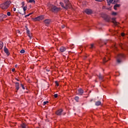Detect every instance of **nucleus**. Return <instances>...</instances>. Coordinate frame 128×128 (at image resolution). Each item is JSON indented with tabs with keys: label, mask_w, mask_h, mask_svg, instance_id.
<instances>
[{
	"label": "nucleus",
	"mask_w": 128,
	"mask_h": 128,
	"mask_svg": "<svg viewBox=\"0 0 128 128\" xmlns=\"http://www.w3.org/2000/svg\"><path fill=\"white\" fill-rule=\"evenodd\" d=\"M44 22L46 24H50V20L48 19L46 20H44Z\"/></svg>",
	"instance_id": "nucleus-19"
},
{
	"label": "nucleus",
	"mask_w": 128,
	"mask_h": 128,
	"mask_svg": "<svg viewBox=\"0 0 128 128\" xmlns=\"http://www.w3.org/2000/svg\"><path fill=\"white\" fill-rule=\"evenodd\" d=\"M4 52L6 54L10 56V52H8V48H6V46H4Z\"/></svg>",
	"instance_id": "nucleus-16"
},
{
	"label": "nucleus",
	"mask_w": 128,
	"mask_h": 128,
	"mask_svg": "<svg viewBox=\"0 0 128 128\" xmlns=\"http://www.w3.org/2000/svg\"><path fill=\"white\" fill-rule=\"evenodd\" d=\"M121 36H124V33H122Z\"/></svg>",
	"instance_id": "nucleus-44"
},
{
	"label": "nucleus",
	"mask_w": 128,
	"mask_h": 128,
	"mask_svg": "<svg viewBox=\"0 0 128 128\" xmlns=\"http://www.w3.org/2000/svg\"><path fill=\"white\" fill-rule=\"evenodd\" d=\"M16 80H17L18 82H20V80L18 79L17 78H16Z\"/></svg>",
	"instance_id": "nucleus-46"
},
{
	"label": "nucleus",
	"mask_w": 128,
	"mask_h": 128,
	"mask_svg": "<svg viewBox=\"0 0 128 128\" xmlns=\"http://www.w3.org/2000/svg\"><path fill=\"white\" fill-rule=\"evenodd\" d=\"M15 66L16 68V66H18V65L17 64L15 65Z\"/></svg>",
	"instance_id": "nucleus-48"
},
{
	"label": "nucleus",
	"mask_w": 128,
	"mask_h": 128,
	"mask_svg": "<svg viewBox=\"0 0 128 128\" xmlns=\"http://www.w3.org/2000/svg\"><path fill=\"white\" fill-rule=\"evenodd\" d=\"M119 46L122 50H128V44L126 46L122 44H120Z\"/></svg>",
	"instance_id": "nucleus-9"
},
{
	"label": "nucleus",
	"mask_w": 128,
	"mask_h": 128,
	"mask_svg": "<svg viewBox=\"0 0 128 128\" xmlns=\"http://www.w3.org/2000/svg\"><path fill=\"white\" fill-rule=\"evenodd\" d=\"M50 10L52 12H54L56 14L60 10V8H58L56 6L54 5H51L49 8Z\"/></svg>",
	"instance_id": "nucleus-3"
},
{
	"label": "nucleus",
	"mask_w": 128,
	"mask_h": 128,
	"mask_svg": "<svg viewBox=\"0 0 128 128\" xmlns=\"http://www.w3.org/2000/svg\"><path fill=\"white\" fill-rule=\"evenodd\" d=\"M112 48L115 50H118V48H116V45L115 44H114V45L112 46Z\"/></svg>",
	"instance_id": "nucleus-21"
},
{
	"label": "nucleus",
	"mask_w": 128,
	"mask_h": 128,
	"mask_svg": "<svg viewBox=\"0 0 128 128\" xmlns=\"http://www.w3.org/2000/svg\"><path fill=\"white\" fill-rule=\"evenodd\" d=\"M64 2L65 4V10H68V8H72V4L68 0H64Z\"/></svg>",
	"instance_id": "nucleus-4"
},
{
	"label": "nucleus",
	"mask_w": 128,
	"mask_h": 128,
	"mask_svg": "<svg viewBox=\"0 0 128 128\" xmlns=\"http://www.w3.org/2000/svg\"><path fill=\"white\" fill-rule=\"evenodd\" d=\"M28 2L32 3L34 2V4H36V1L34 0H28Z\"/></svg>",
	"instance_id": "nucleus-29"
},
{
	"label": "nucleus",
	"mask_w": 128,
	"mask_h": 128,
	"mask_svg": "<svg viewBox=\"0 0 128 128\" xmlns=\"http://www.w3.org/2000/svg\"><path fill=\"white\" fill-rule=\"evenodd\" d=\"M112 16H116V12H112Z\"/></svg>",
	"instance_id": "nucleus-35"
},
{
	"label": "nucleus",
	"mask_w": 128,
	"mask_h": 128,
	"mask_svg": "<svg viewBox=\"0 0 128 128\" xmlns=\"http://www.w3.org/2000/svg\"><path fill=\"white\" fill-rule=\"evenodd\" d=\"M22 8H24V2H22Z\"/></svg>",
	"instance_id": "nucleus-36"
},
{
	"label": "nucleus",
	"mask_w": 128,
	"mask_h": 128,
	"mask_svg": "<svg viewBox=\"0 0 128 128\" xmlns=\"http://www.w3.org/2000/svg\"><path fill=\"white\" fill-rule=\"evenodd\" d=\"M16 8H13L14 12H16Z\"/></svg>",
	"instance_id": "nucleus-45"
},
{
	"label": "nucleus",
	"mask_w": 128,
	"mask_h": 128,
	"mask_svg": "<svg viewBox=\"0 0 128 128\" xmlns=\"http://www.w3.org/2000/svg\"><path fill=\"white\" fill-rule=\"evenodd\" d=\"M8 18V15L0 14V22H3L4 18Z\"/></svg>",
	"instance_id": "nucleus-10"
},
{
	"label": "nucleus",
	"mask_w": 128,
	"mask_h": 128,
	"mask_svg": "<svg viewBox=\"0 0 128 128\" xmlns=\"http://www.w3.org/2000/svg\"><path fill=\"white\" fill-rule=\"evenodd\" d=\"M120 4H115L114 6V10H116V8H120Z\"/></svg>",
	"instance_id": "nucleus-20"
},
{
	"label": "nucleus",
	"mask_w": 128,
	"mask_h": 128,
	"mask_svg": "<svg viewBox=\"0 0 128 128\" xmlns=\"http://www.w3.org/2000/svg\"><path fill=\"white\" fill-rule=\"evenodd\" d=\"M7 16H10V12H7Z\"/></svg>",
	"instance_id": "nucleus-39"
},
{
	"label": "nucleus",
	"mask_w": 128,
	"mask_h": 128,
	"mask_svg": "<svg viewBox=\"0 0 128 128\" xmlns=\"http://www.w3.org/2000/svg\"><path fill=\"white\" fill-rule=\"evenodd\" d=\"M95 104L97 106H100V104H102V102H100V101L96 102Z\"/></svg>",
	"instance_id": "nucleus-24"
},
{
	"label": "nucleus",
	"mask_w": 128,
	"mask_h": 128,
	"mask_svg": "<svg viewBox=\"0 0 128 128\" xmlns=\"http://www.w3.org/2000/svg\"><path fill=\"white\" fill-rule=\"evenodd\" d=\"M106 2H108V6H110V4L112 2H114V0H106Z\"/></svg>",
	"instance_id": "nucleus-22"
},
{
	"label": "nucleus",
	"mask_w": 128,
	"mask_h": 128,
	"mask_svg": "<svg viewBox=\"0 0 128 128\" xmlns=\"http://www.w3.org/2000/svg\"><path fill=\"white\" fill-rule=\"evenodd\" d=\"M64 114H66V113H64Z\"/></svg>",
	"instance_id": "nucleus-50"
},
{
	"label": "nucleus",
	"mask_w": 128,
	"mask_h": 128,
	"mask_svg": "<svg viewBox=\"0 0 128 128\" xmlns=\"http://www.w3.org/2000/svg\"><path fill=\"white\" fill-rule=\"evenodd\" d=\"M20 128H28V125L24 123H22V124H20Z\"/></svg>",
	"instance_id": "nucleus-18"
},
{
	"label": "nucleus",
	"mask_w": 128,
	"mask_h": 128,
	"mask_svg": "<svg viewBox=\"0 0 128 128\" xmlns=\"http://www.w3.org/2000/svg\"><path fill=\"white\" fill-rule=\"evenodd\" d=\"M23 8V10L24 12V14H26V9L28 8L26 6H24Z\"/></svg>",
	"instance_id": "nucleus-28"
},
{
	"label": "nucleus",
	"mask_w": 128,
	"mask_h": 128,
	"mask_svg": "<svg viewBox=\"0 0 128 128\" xmlns=\"http://www.w3.org/2000/svg\"><path fill=\"white\" fill-rule=\"evenodd\" d=\"M62 112H64L62 108H60L56 112V114L59 116H61L62 114Z\"/></svg>",
	"instance_id": "nucleus-11"
},
{
	"label": "nucleus",
	"mask_w": 128,
	"mask_h": 128,
	"mask_svg": "<svg viewBox=\"0 0 128 128\" xmlns=\"http://www.w3.org/2000/svg\"><path fill=\"white\" fill-rule=\"evenodd\" d=\"M60 50L61 52H64L66 50V48L64 46H61L60 48Z\"/></svg>",
	"instance_id": "nucleus-15"
},
{
	"label": "nucleus",
	"mask_w": 128,
	"mask_h": 128,
	"mask_svg": "<svg viewBox=\"0 0 128 128\" xmlns=\"http://www.w3.org/2000/svg\"><path fill=\"white\" fill-rule=\"evenodd\" d=\"M26 30L27 34H30V30H28V28H26Z\"/></svg>",
	"instance_id": "nucleus-30"
},
{
	"label": "nucleus",
	"mask_w": 128,
	"mask_h": 128,
	"mask_svg": "<svg viewBox=\"0 0 128 128\" xmlns=\"http://www.w3.org/2000/svg\"><path fill=\"white\" fill-rule=\"evenodd\" d=\"M4 48V42H2L0 41V50H2Z\"/></svg>",
	"instance_id": "nucleus-23"
},
{
	"label": "nucleus",
	"mask_w": 128,
	"mask_h": 128,
	"mask_svg": "<svg viewBox=\"0 0 128 128\" xmlns=\"http://www.w3.org/2000/svg\"><path fill=\"white\" fill-rule=\"evenodd\" d=\"M62 28H66V26H64V24H63L62 26Z\"/></svg>",
	"instance_id": "nucleus-41"
},
{
	"label": "nucleus",
	"mask_w": 128,
	"mask_h": 128,
	"mask_svg": "<svg viewBox=\"0 0 128 128\" xmlns=\"http://www.w3.org/2000/svg\"><path fill=\"white\" fill-rule=\"evenodd\" d=\"M60 4L61 6H62V8L65 9L64 4V3L62 2H60Z\"/></svg>",
	"instance_id": "nucleus-25"
},
{
	"label": "nucleus",
	"mask_w": 128,
	"mask_h": 128,
	"mask_svg": "<svg viewBox=\"0 0 128 128\" xmlns=\"http://www.w3.org/2000/svg\"><path fill=\"white\" fill-rule=\"evenodd\" d=\"M44 18V16L41 15L35 18H32L33 22H40V20H42Z\"/></svg>",
	"instance_id": "nucleus-6"
},
{
	"label": "nucleus",
	"mask_w": 128,
	"mask_h": 128,
	"mask_svg": "<svg viewBox=\"0 0 128 128\" xmlns=\"http://www.w3.org/2000/svg\"><path fill=\"white\" fill-rule=\"evenodd\" d=\"M58 94H54V98H58Z\"/></svg>",
	"instance_id": "nucleus-40"
},
{
	"label": "nucleus",
	"mask_w": 128,
	"mask_h": 128,
	"mask_svg": "<svg viewBox=\"0 0 128 128\" xmlns=\"http://www.w3.org/2000/svg\"><path fill=\"white\" fill-rule=\"evenodd\" d=\"M55 84H56V86H60L58 84V81H56Z\"/></svg>",
	"instance_id": "nucleus-33"
},
{
	"label": "nucleus",
	"mask_w": 128,
	"mask_h": 128,
	"mask_svg": "<svg viewBox=\"0 0 128 128\" xmlns=\"http://www.w3.org/2000/svg\"><path fill=\"white\" fill-rule=\"evenodd\" d=\"M16 71V68H14L12 69V72H14Z\"/></svg>",
	"instance_id": "nucleus-43"
},
{
	"label": "nucleus",
	"mask_w": 128,
	"mask_h": 128,
	"mask_svg": "<svg viewBox=\"0 0 128 128\" xmlns=\"http://www.w3.org/2000/svg\"><path fill=\"white\" fill-rule=\"evenodd\" d=\"M33 14L32 12L30 13L29 15L30 16L31 14Z\"/></svg>",
	"instance_id": "nucleus-47"
},
{
	"label": "nucleus",
	"mask_w": 128,
	"mask_h": 128,
	"mask_svg": "<svg viewBox=\"0 0 128 128\" xmlns=\"http://www.w3.org/2000/svg\"><path fill=\"white\" fill-rule=\"evenodd\" d=\"M48 104V101L44 102V106H46V104Z\"/></svg>",
	"instance_id": "nucleus-32"
},
{
	"label": "nucleus",
	"mask_w": 128,
	"mask_h": 128,
	"mask_svg": "<svg viewBox=\"0 0 128 128\" xmlns=\"http://www.w3.org/2000/svg\"><path fill=\"white\" fill-rule=\"evenodd\" d=\"M20 54H24L26 52L24 51V50H22L20 51Z\"/></svg>",
	"instance_id": "nucleus-31"
},
{
	"label": "nucleus",
	"mask_w": 128,
	"mask_h": 128,
	"mask_svg": "<svg viewBox=\"0 0 128 128\" xmlns=\"http://www.w3.org/2000/svg\"><path fill=\"white\" fill-rule=\"evenodd\" d=\"M90 50H94V44H91L90 46Z\"/></svg>",
	"instance_id": "nucleus-27"
},
{
	"label": "nucleus",
	"mask_w": 128,
	"mask_h": 128,
	"mask_svg": "<svg viewBox=\"0 0 128 128\" xmlns=\"http://www.w3.org/2000/svg\"><path fill=\"white\" fill-rule=\"evenodd\" d=\"M98 78L100 80H103L104 78V76H102L100 74H99L98 75Z\"/></svg>",
	"instance_id": "nucleus-17"
},
{
	"label": "nucleus",
	"mask_w": 128,
	"mask_h": 128,
	"mask_svg": "<svg viewBox=\"0 0 128 128\" xmlns=\"http://www.w3.org/2000/svg\"><path fill=\"white\" fill-rule=\"evenodd\" d=\"M124 54H120L116 57V60L118 64H120L122 62V59L124 58Z\"/></svg>",
	"instance_id": "nucleus-5"
},
{
	"label": "nucleus",
	"mask_w": 128,
	"mask_h": 128,
	"mask_svg": "<svg viewBox=\"0 0 128 128\" xmlns=\"http://www.w3.org/2000/svg\"><path fill=\"white\" fill-rule=\"evenodd\" d=\"M21 86L23 90H26V88H24V86L22 84H21Z\"/></svg>",
	"instance_id": "nucleus-34"
},
{
	"label": "nucleus",
	"mask_w": 128,
	"mask_h": 128,
	"mask_svg": "<svg viewBox=\"0 0 128 128\" xmlns=\"http://www.w3.org/2000/svg\"><path fill=\"white\" fill-rule=\"evenodd\" d=\"M74 100H75L77 102H78V100H80V97L76 96L74 97Z\"/></svg>",
	"instance_id": "nucleus-26"
},
{
	"label": "nucleus",
	"mask_w": 128,
	"mask_h": 128,
	"mask_svg": "<svg viewBox=\"0 0 128 128\" xmlns=\"http://www.w3.org/2000/svg\"><path fill=\"white\" fill-rule=\"evenodd\" d=\"M106 42H107L106 41H104L102 40H100L99 42V44H100V46H104V44H106Z\"/></svg>",
	"instance_id": "nucleus-14"
},
{
	"label": "nucleus",
	"mask_w": 128,
	"mask_h": 128,
	"mask_svg": "<svg viewBox=\"0 0 128 128\" xmlns=\"http://www.w3.org/2000/svg\"><path fill=\"white\" fill-rule=\"evenodd\" d=\"M15 86L16 90V92H17L18 90H20V83L18 82H15Z\"/></svg>",
	"instance_id": "nucleus-13"
},
{
	"label": "nucleus",
	"mask_w": 128,
	"mask_h": 128,
	"mask_svg": "<svg viewBox=\"0 0 128 128\" xmlns=\"http://www.w3.org/2000/svg\"><path fill=\"white\" fill-rule=\"evenodd\" d=\"M110 54L109 52H107L106 55L103 58V62L104 64H106V62H108V60H110Z\"/></svg>",
	"instance_id": "nucleus-7"
},
{
	"label": "nucleus",
	"mask_w": 128,
	"mask_h": 128,
	"mask_svg": "<svg viewBox=\"0 0 128 128\" xmlns=\"http://www.w3.org/2000/svg\"><path fill=\"white\" fill-rule=\"evenodd\" d=\"M28 36H29L30 38H32V36L30 33V34H28Z\"/></svg>",
	"instance_id": "nucleus-38"
},
{
	"label": "nucleus",
	"mask_w": 128,
	"mask_h": 128,
	"mask_svg": "<svg viewBox=\"0 0 128 128\" xmlns=\"http://www.w3.org/2000/svg\"><path fill=\"white\" fill-rule=\"evenodd\" d=\"M28 16H30V14H26L24 16V18H28Z\"/></svg>",
	"instance_id": "nucleus-42"
},
{
	"label": "nucleus",
	"mask_w": 128,
	"mask_h": 128,
	"mask_svg": "<svg viewBox=\"0 0 128 128\" xmlns=\"http://www.w3.org/2000/svg\"><path fill=\"white\" fill-rule=\"evenodd\" d=\"M96 2H103V0H95Z\"/></svg>",
	"instance_id": "nucleus-37"
},
{
	"label": "nucleus",
	"mask_w": 128,
	"mask_h": 128,
	"mask_svg": "<svg viewBox=\"0 0 128 128\" xmlns=\"http://www.w3.org/2000/svg\"><path fill=\"white\" fill-rule=\"evenodd\" d=\"M84 12L87 14H92V10L90 9H86L84 10Z\"/></svg>",
	"instance_id": "nucleus-12"
},
{
	"label": "nucleus",
	"mask_w": 128,
	"mask_h": 128,
	"mask_svg": "<svg viewBox=\"0 0 128 128\" xmlns=\"http://www.w3.org/2000/svg\"><path fill=\"white\" fill-rule=\"evenodd\" d=\"M104 20H106V22H110V20H112V22H113L114 26H118V24H120V22H116V18H114L111 19L110 16H106L104 18Z\"/></svg>",
	"instance_id": "nucleus-2"
},
{
	"label": "nucleus",
	"mask_w": 128,
	"mask_h": 128,
	"mask_svg": "<svg viewBox=\"0 0 128 128\" xmlns=\"http://www.w3.org/2000/svg\"><path fill=\"white\" fill-rule=\"evenodd\" d=\"M84 90H82V88H78L76 92V94H78V96H82V94H84Z\"/></svg>",
	"instance_id": "nucleus-8"
},
{
	"label": "nucleus",
	"mask_w": 128,
	"mask_h": 128,
	"mask_svg": "<svg viewBox=\"0 0 128 128\" xmlns=\"http://www.w3.org/2000/svg\"><path fill=\"white\" fill-rule=\"evenodd\" d=\"M12 2L10 1H6L0 4V8H2V10H8V8H10V6Z\"/></svg>",
	"instance_id": "nucleus-1"
},
{
	"label": "nucleus",
	"mask_w": 128,
	"mask_h": 128,
	"mask_svg": "<svg viewBox=\"0 0 128 128\" xmlns=\"http://www.w3.org/2000/svg\"><path fill=\"white\" fill-rule=\"evenodd\" d=\"M114 2H116V0H114Z\"/></svg>",
	"instance_id": "nucleus-49"
}]
</instances>
